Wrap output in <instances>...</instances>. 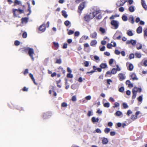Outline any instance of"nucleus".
<instances>
[{
    "label": "nucleus",
    "mask_w": 147,
    "mask_h": 147,
    "mask_svg": "<svg viewBox=\"0 0 147 147\" xmlns=\"http://www.w3.org/2000/svg\"><path fill=\"white\" fill-rule=\"evenodd\" d=\"M99 10H95L93 11L90 13L89 14H87L84 17V19L86 21L89 22L91 20L93 19L94 17L96 16L100 13Z\"/></svg>",
    "instance_id": "f257e3e1"
},
{
    "label": "nucleus",
    "mask_w": 147,
    "mask_h": 147,
    "mask_svg": "<svg viewBox=\"0 0 147 147\" xmlns=\"http://www.w3.org/2000/svg\"><path fill=\"white\" fill-rule=\"evenodd\" d=\"M122 35V34L121 31L117 30L114 35L113 38L114 39L120 40Z\"/></svg>",
    "instance_id": "f03ea898"
},
{
    "label": "nucleus",
    "mask_w": 147,
    "mask_h": 147,
    "mask_svg": "<svg viewBox=\"0 0 147 147\" xmlns=\"http://www.w3.org/2000/svg\"><path fill=\"white\" fill-rule=\"evenodd\" d=\"M28 54L31 58L32 60L33 61L34 60V56L35 54L34 53V50L32 48H28Z\"/></svg>",
    "instance_id": "7ed1b4c3"
},
{
    "label": "nucleus",
    "mask_w": 147,
    "mask_h": 147,
    "mask_svg": "<svg viewBox=\"0 0 147 147\" xmlns=\"http://www.w3.org/2000/svg\"><path fill=\"white\" fill-rule=\"evenodd\" d=\"M111 24L114 27V29H116L118 28L119 24V22L115 20H112L111 22Z\"/></svg>",
    "instance_id": "20e7f679"
},
{
    "label": "nucleus",
    "mask_w": 147,
    "mask_h": 147,
    "mask_svg": "<svg viewBox=\"0 0 147 147\" xmlns=\"http://www.w3.org/2000/svg\"><path fill=\"white\" fill-rule=\"evenodd\" d=\"M13 15L15 17H20L18 16L20 14L23 13V10H13Z\"/></svg>",
    "instance_id": "39448f33"
},
{
    "label": "nucleus",
    "mask_w": 147,
    "mask_h": 147,
    "mask_svg": "<svg viewBox=\"0 0 147 147\" xmlns=\"http://www.w3.org/2000/svg\"><path fill=\"white\" fill-rule=\"evenodd\" d=\"M46 29L45 24L43 23L40 26L39 30L40 31L43 32Z\"/></svg>",
    "instance_id": "423d86ee"
},
{
    "label": "nucleus",
    "mask_w": 147,
    "mask_h": 147,
    "mask_svg": "<svg viewBox=\"0 0 147 147\" xmlns=\"http://www.w3.org/2000/svg\"><path fill=\"white\" fill-rule=\"evenodd\" d=\"M126 65L127 66L128 69L129 70L131 71L133 69L134 66L131 63L129 62H127L126 63Z\"/></svg>",
    "instance_id": "0eeeda50"
},
{
    "label": "nucleus",
    "mask_w": 147,
    "mask_h": 147,
    "mask_svg": "<svg viewBox=\"0 0 147 147\" xmlns=\"http://www.w3.org/2000/svg\"><path fill=\"white\" fill-rule=\"evenodd\" d=\"M51 113H45L43 114V116L44 119H47L48 118L49 116H51Z\"/></svg>",
    "instance_id": "6e6552de"
},
{
    "label": "nucleus",
    "mask_w": 147,
    "mask_h": 147,
    "mask_svg": "<svg viewBox=\"0 0 147 147\" xmlns=\"http://www.w3.org/2000/svg\"><path fill=\"white\" fill-rule=\"evenodd\" d=\"M97 43V42L95 40H91L90 43V45L92 47H95Z\"/></svg>",
    "instance_id": "1a4fd4ad"
},
{
    "label": "nucleus",
    "mask_w": 147,
    "mask_h": 147,
    "mask_svg": "<svg viewBox=\"0 0 147 147\" xmlns=\"http://www.w3.org/2000/svg\"><path fill=\"white\" fill-rule=\"evenodd\" d=\"M131 77L132 79L134 80H137L138 79V78L137 77L136 74L134 73H132L131 75Z\"/></svg>",
    "instance_id": "9d476101"
},
{
    "label": "nucleus",
    "mask_w": 147,
    "mask_h": 147,
    "mask_svg": "<svg viewBox=\"0 0 147 147\" xmlns=\"http://www.w3.org/2000/svg\"><path fill=\"white\" fill-rule=\"evenodd\" d=\"M97 33L95 32L91 33L90 34V37L93 38H97Z\"/></svg>",
    "instance_id": "9b49d317"
},
{
    "label": "nucleus",
    "mask_w": 147,
    "mask_h": 147,
    "mask_svg": "<svg viewBox=\"0 0 147 147\" xmlns=\"http://www.w3.org/2000/svg\"><path fill=\"white\" fill-rule=\"evenodd\" d=\"M85 6V3L83 2L80 4L78 7V9H83Z\"/></svg>",
    "instance_id": "f8f14e48"
},
{
    "label": "nucleus",
    "mask_w": 147,
    "mask_h": 147,
    "mask_svg": "<svg viewBox=\"0 0 147 147\" xmlns=\"http://www.w3.org/2000/svg\"><path fill=\"white\" fill-rule=\"evenodd\" d=\"M123 0H120V1H118L117 3V6H120L123 5L125 3V1L123 2Z\"/></svg>",
    "instance_id": "ddd939ff"
},
{
    "label": "nucleus",
    "mask_w": 147,
    "mask_h": 147,
    "mask_svg": "<svg viewBox=\"0 0 147 147\" xmlns=\"http://www.w3.org/2000/svg\"><path fill=\"white\" fill-rule=\"evenodd\" d=\"M29 76L34 83L35 85H37V84L35 82V80L34 78L33 75L31 73H30L29 74Z\"/></svg>",
    "instance_id": "4468645a"
},
{
    "label": "nucleus",
    "mask_w": 147,
    "mask_h": 147,
    "mask_svg": "<svg viewBox=\"0 0 147 147\" xmlns=\"http://www.w3.org/2000/svg\"><path fill=\"white\" fill-rule=\"evenodd\" d=\"M142 31V28L141 26H139L137 29V32L138 34L141 33Z\"/></svg>",
    "instance_id": "2eb2a0df"
},
{
    "label": "nucleus",
    "mask_w": 147,
    "mask_h": 147,
    "mask_svg": "<svg viewBox=\"0 0 147 147\" xmlns=\"http://www.w3.org/2000/svg\"><path fill=\"white\" fill-rule=\"evenodd\" d=\"M98 118H96L95 117H93L92 118V121L93 123L98 122Z\"/></svg>",
    "instance_id": "dca6fc26"
},
{
    "label": "nucleus",
    "mask_w": 147,
    "mask_h": 147,
    "mask_svg": "<svg viewBox=\"0 0 147 147\" xmlns=\"http://www.w3.org/2000/svg\"><path fill=\"white\" fill-rule=\"evenodd\" d=\"M21 4V2L20 1L18 0H15L14 2V5H20Z\"/></svg>",
    "instance_id": "f3484780"
},
{
    "label": "nucleus",
    "mask_w": 147,
    "mask_h": 147,
    "mask_svg": "<svg viewBox=\"0 0 147 147\" xmlns=\"http://www.w3.org/2000/svg\"><path fill=\"white\" fill-rule=\"evenodd\" d=\"M119 77L120 80H123L125 79V77L124 75L121 73L119 74Z\"/></svg>",
    "instance_id": "a211bd4d"
},
{
    "label": "nucleus",
    "mask_w": 147,
    "mask_h": 147,
    "mask_svg": "<svg viewBox=\"0 0 147 147\" xmlns=\"http://www.w3.org/2000/svg\"><path fill=\"white\" fill-rule=\"evenodd\" d=\"M100 67L102 68L105 69L107 67V66L106 63H102L100 65Z\"/></svg>",
    "instance_id": "6ab92c4d"
},
{
    "label": "nucleus",
    "mask_w": 147,
    "mask_h": 147,
    "mask_svg": "<svg viewBox=\"0 0 147 147\" xmlns=\"http://www.w3.org/2000/svg\"><path fill=\"white\" fill-rule=\"evenodd\" d=\"M62 16L65 18L67 17L68 15L67 14L65 10H63L62 11Z\"/></svg>",
    "instance_id": "aec40b11"
},
{
    "label": "nucleus",
    "mask_w": 147,
    "mask_h": 147,
    "mask_svg": "<svg viewBox=\"0 0 147 147\" xmlns=\"http://www.w3.org/2000/svg\"><path fill=\"white\" fill-rule=\"evenodd\" d=\"M22 23H26L28 22V18H22Z\"/></svg>",
    "instance_id": "412c9836"
},
{
    "label": "nucleus",
    "mask_w": 147,
    "mask_h": 147,
    "mask_svg": "<svg viewBox=\"0 0 147 147\" xmlns=\"http://www.w3.org/2000/svg\"><path fill=\"white\" fill-rule=\"evenodd\" d=\"M122 115V113L120 111H117L115 113V115L116 116H119Z\"/></svg>",
    "instance_id": "4be33fe9"
},
{
    "label": "nucleus",
    "mask_w": 147,
    "mask_h": 147,
    "mask_svg": "<svg viewBox=\"0 0 147 147\" xmlns=\"http://www.w3.org/2000/svg\"><path fill=\"white\" fill-rule=\"evenodd\" d=\"M102 142L103 144H106L108 142V140L107 138H104L102 140Z\"/></svg>",
    "instance_id": "5701e85b"
},
{
    "label": "nucleus",
    "mask_w": 147,
    "mask_h": 147,
    "mask_svg": "<svg viewBox=\"0 0 147 147\" xmlns=\"http://www.w3.org/2000/svg\"><path fill=\"white\" fill-rule=\"evenodd\" d=\"M135 55L136 57L137 58H141V55L140 53H135Z\"/></svg>",
    "instance_id": "b1692460"
},
{
    "label": "nucleus",
    "mask_w": 147,
    "mask_h": 147,
    "mask_svg": "<svg viewBox=\"0 0 147 147\" xmlns=\"http://www.w3.org/2000/svg\"><path fill=\"white\" fill-rule=\"evenodd\" d=\"M142 5L143 7L145 9H146L147 8V6L146 5L145 3H144L143 0H142Z\"/></svg>",
    "instance_id": "393cba45"
},
{
    "label": "nucleus",
    "mask_w": 147,
    "mask_h": 147,
    "mask_svg": "<svg viewBox=\"0 0 147 147\" xmlns=\"http://www.w3.org/2000/svg\"><path fill=\"white\" fill-rule=\"evenodd\" d=\"M137 118V116L134 115H132L131 117V119L133 121H134Z\"/></svg>",
    "instance_id": "a878e982"
},
{
    "label": "nucleus",
    "mask_w": 147,
    "mask_h": 147,
    "mask_svg": "<svg viewBox=\"0 0 147 147\" xmlns=\"http://www.w3.org/2000/svg\"><path fill=\"white\" fill-rule=\"evenodd\" d=\"M138 91V88L136 87H134L132 89V92L137 93Z\"/></svg>",
    "instance_id": "bb28decb"
},
{
    "label": "nucleus",
    "mask_w": 147,
    "mask_h": 147,
    "mask_svg": "<svg viewBox=\"0 0 147 147\" xmlns=\"http://www.w3.org/2000/svg\"><path fill=\"white\" fill-rule=\"evenodd\" d=\"M111 129L108 128H106L104 129V132L106 134H108L110 131Z\"/></svg>",
    "instance_id": "cd10ccee"
},
{
    "label": "nucleus",
    "mask_w": 147,
    "mask_h": 147,
    "mask_svg": "<svg viewBox=\"0 0 147 147\" xmlns=\"http://www.w3.org/2000/svg\"><path fill=\"white\" fill-rule=\"evenodd\" d=\"M53 43L55 47L57 49L59 47V45L58 43V42H53Z\"/></svg>",
    "instance_id": "c85d7f7f"
},
{
    "label": "nucleus",
    "mask_w": 147,
    "mask_h": 147,
    "mask_svg": "<svg viewBox=\"0 0 147 147\" xmlns=\"http://www.w3.org/2000/svg\"><path fill=\"white\" fill-rule=\"evenodd\" d=\"M139 46H138V44H137L136 46L137 49L138 50L141 49L142 48V45L141 44H139Z\"/></svg>",
    "instance_id": "c756f323"
},
{
    "label": "nucleus",
    "mask_w": 147,
    "mask_h": 147,
    "mask_svg": "<svg viewBox=\"0 0 147 147\" xmlns=\"http://www.w3.org/2000/svg\"><path fill=\"white\" fill-rule=\"evenodd\" d=\"M122 19L124 21H126L127 20V16L123 15L122 17Z\"/></svg>",
    "instance_id": "7c9ffc66"
},
{
    "label": "nucleus",
    "mask_w": 147,
    "mask_h": 147,
    "mask_svg": "<svg viewBox=\"0 0 147 147\" xmlns=\"http://www.w3.org/2000/svg\"><path fill=\"white\" fill-rule=\"evenodd\" d=\"M142 95H141L137 98L138 100L140 102H142Z\"/></svg>",
    "instance_id": "2f4dec72"
},
{
    "label": "nucleus",
    "mask_w": 147,
    "mask_h": 147,
    "mask_svg": "<svg viewBox=\"0 0 147 147\" xmlns=\"http://www.w3.org/2000/svg\"><path fill=\"white\" fill-rule=\"evenodd\" d=\"M111 72L112 74H115L117 73V71L116 69L115 68H113L111 71Z\"/></svg>",
    "instance_id": "473e14b6"
},
{
    "label": "nucleus",
    "mask_w": 147,
    "mask_h": 147,
    "mask_svg": "<svg viewBox=\"0 0 147 147\" xmlns=\"http://www.w3.org/2000/svg\"><path fill=\"white\" fill-rule=\"evenodd\" d=\"M110 105V103L109 102H106L104 104V106L106 108H109Z\"/></svg>",
    "instance_id": "72a5a7b5"
},
{
    "label": "nucleus",
    "mask_w": 147,
    "mask_h": 147,
    "mask_svg": "<svg viewBox=\"0 0 147 147\" xmlns=\"http://www.w3.org/2000/svg\"><path fill=\"white\" fill-rule=\"evenodd\" d=\"M111 74H112L111 71L110 72L109 71H108L106 72L105 76H109V75L110 76H111Z\"/></svg>",
    "instance_id": "f704fd0d"
},
{
    "label": "nucleus",
    "mask_w": 147,
    "mask_h": 147,
    "mask_svg": "<svg viewBox=\"0 0 147 147\" xmlns=\"http://www.w3.org/2000/svg\"><path fill=\"white\" fill-rule=\"evenodd\" d=\"M134 55L133 53H131L129 55V58L130 59H132L134 58Z\"/></svg>",
    "instance_id": "c9c22d12"
},
{
    "label": "nucleus",
    "mask_w": 147,
    "mask_h": 147,
    "mask_svg": "<svg viewBox=\"0 0 147 147\" xmlns=\"http://www.w3.org/2000/svg\"><path fill=\"white\" fill-rule=\"evenodd\" d=\"M119 104L117 102H115L114 103V105L113 106V108H115L119 107Z\"/></svg>",
    "instance_id": "e433bc0d"
},
{
    "label": "nucleus",
    "mask_w": 147,
    "mask_h": 147,
    "mask_svg": "<svg viewBox=\"0 0 147 147\" xmlns=\"http://www.w3.org/2000/svg\"><path fill=\"white\" fill-rule=\"evenodd\" d=\"M131 43L133 45H135L136 43V41L135 40H131Z\"/></svg>",
    "instance_id": "4c0bfd02"
},
{
    "label": "nucleus",
    "mask_w": 147,
    "mask_h": 147,
    "mask_svg": "<svg viewBox=\"0 0 147 147\" xmlns=\"http://www.w3.org/2000/svg\"><path fill=\"white\" fill-rule=\"evenodd\" d=\"M67 78H72L73 77V75L70 73L67 74Z\"/></svg>",
    "instance_id": "58836bf2"
},
{
    "label": "nucleus",
    "mask_w": 147,
    "mask_h": 147,
    "mask_svg": "<svg viewBox=\"0 0 147 147\" xmlns=\"http://www.w3.org/2000/svg\"><path fill=\"white\" fill-rule=\"evenodd\" d=\"M99 30L102 33H104L105 32V29L102 27L100 28Z\"/></svg>",
    "instance_id": "ea45409f"
},
{
    "label": "nucleus",
    "mask_w": 147,
    "mask_h": 147,
    "mask_svg": "<svg viewBox=\"0 0 147 147\" xmlns=\"http://www.w3.org/2000/svg\"><path fill=\"white\" fill-rule=\"evenodd\" d=\"M62 63V61L61 59H57L56 60V63L60 64Z\"/></svg>",
    "instance_id": "a19ab883"
},
{
    "label": "nucleus",
    "mask_w": 147,
    "mask_h": 147,
    "mask_svg": "<svg viewBox=\"0 0 147 147\" xmlns=\"http://www.w3.org/2000/svg\"><path fill=\"white\" fill-rule=\"evenodd\" d=\"M27 33L26 32H24L22 34V37L23 38H25L27 37Z\"/></svg>",
    "instance_id": "79ce46f5"
},
{
    "label": "nucleus",
    "mask_w": 147,
    "mask_h": 147,
    "mask_svg": "<svg viewBox=\"0 0 147 147\" xmlns=\"http://www.w3.org/2000/svg\"><path fill=\"white\" fill-rule=\"evenodd\" d=\"M129 20H131V23L132 24H133L134 22V17H133V16H130L129 17Z\"/></svg>",
    "instance_id": "37998d69"
},
{
    "label": "nucleus",
    "mask_w": 147,
    "mask_h": 147,
    "mask_svg": "<svg viewBox=\"0 0 147 147\" xmlns=\"http://www.w3.org/2000/svg\"><path fill=\"white\" fill-rule=\"evenodd\" d=\"M111 44L112 47H115L116 46V43L115 42H112Z\"/></svg>",
    "instance_id": "c03bdc74"
},
{
    "label": "nucleus",
    "mask_w": 147,
    "mask_h": 147,
    "mask_svg": "<svg viewBox=\"0 0 147 147\" xmlns=\"http://www.w3.org/2000/svg\"><path fill=\"white\" fill-rule=\"evenodd\" d=\"M20 42L18 40H16L14 42L15 45L16 46L19 45L20 44Z\"/></svg>",
    "instance_id": "a18cd8bd"
},
{
    "label": "nucleus",
    "mask_w": 147,
    "mask_h": 147,
    "mask_svg": "<svg viewBox=\"0 0 147 147\" xmlns=\"http://www.w3.org/2000/svg\"><path fill=\"white\" fill-rule=\"evenodd\" d=\"M99 48L100 51H104L105 50V46H103L102 47H100Z\"/></svg>",
    "instance_id": "49530a36"
},
{
    "label": "nucleus",
    "mask_w": 147,
    "mask_h": 147,
    "mask_svg": "<svg viewBox=\"0 0 147 147\" xmlns=\"http://www.w3.org/2000/svg\"><path fill=\"white\" fill-rule=\"evenodd\" d=\"M70 22L69 21H68V20L66 21L65 22V23H64L65 24L66 26H68L70 24Z\"/></svg>",
    "instance_id": "de8ad7c7"
},
{
    "label": "nucleus",
    "mask_w": 147,
    "mask_h": 147,
    "mask_svg": "<svg viewBox=\"0 0 147 147\" xmlns=\"http://www.w3.org/2000/svg\"><path fill=\"white\" fill-rule=\"evenodd\" d=\"M127 34L129 36H132L133 35V34L131 31H128L127 32Z\"/></svg>",
    "instance_id": "09e8293b"
},
{
    "label": "nucleus",
    "mask_w": 147,
    "mask_h": 147,
    "mask_svg": "<svg viewBox=\"0 0 147 147\" xmlns=\"http://www.w3.org/2000/svg\"><path fill=\"white\" fill-rule=\"evenodd\" d=\"M123 108L125 109L127 108L128 107L127 105V104L124 103H123Z\"/></svg>",
    "instance_id": "8fccbe9b"
},
{
    "label": "nucleus",
    "mask_w": 147,
    "mask_h": 147,
    "mask_svg": "<svg viewBox=\"0 0 147 147\" xmlns=\"http://www.w3.org/2000/svg\"><path fill=\"white\" fill-rule=\"evenodd\" d=\"M115 53L117 55H119L120 53V52L118 50L116 49L115 51Z\"/></svg>",
    "instance_id": "3c124183"
},
{
    "label": "nucleus",
    "mask_w": 147,
    "mask_h": 147,
    "mask_svg": "<svg viewBox=\"0 0 147 147\" xmlns=\"http://www.w3.org/2000/svg\"><path fill=\"white\" fill-rule=\"evenodd\" d=\"M71 100L73 101H75L77 100L76 97L75 96H73L71 98Z\"/></svg>",
    "instance_id": "603ef678"
},
{
    "label": "nucleus",
    "mask_w": 147,
    "mask_h": 147,
    "mask_svg": "<svg viewBox=\"0 0 147 147\" xmlns=\"http://www.w3.org/2000/svg\"><path fill=\"white\" fill-rule=\"evenodd\" d=\"M96 132H97L98 133H101L102 132L101 130L100 129L97 128L96 129L95 131Z\"/></svg>",
    "instance_id": "864d4df0"
},
{
    "label": "nucleus",
    "mask_w": 147,
    "mask_h": 147,
    "mask_svg": "<svg viewBox=\"0 0 147 147\" xmlns=\"http://www.w3.org/2000/svg\"><path fill=\"white\" fill-rule=\"evenodd\" d=\"M67 105L66 103L65 102H63L62 103L61 106L63 107H67Z\"/></svg>",
    "instance_id": "5fc2aeb1"
},
{
    "label": "nucleus",
    "mask_w": 147,
    "mask_h": 147,
    "mask_svg": "<svg viewBox=\"0 0 147 147\" xmlns=\"http://www.w3.org/2000/svg\"><path fill=\"white\" fill-rule=\"evenodd\" d=\"M91 97L90 95L86 96L85 97V99L87 100H90L91 99Z\"/></svg>",
    "instance_id": "6e6d98bb"
},
{
    "label": "nucleus",
    "mask_w": 147,
    "mask_h": 147,
    "mask_svg": "<svg viewBox=\"0 0 147 147\" xmlns=\"http://www.w3.org/2000/svg\"><path fill=\"white\" fill-rule=\"evenodd\" d=\"M132 113V112L130 110H128L127 112V114L128 116H129L130 114Z\"/></svg>",
    "instance_id": "4d7b16f0"
},
{
    "label": "nucleus",
    "mask_w": 147,
    "mask_h": 147,
    "mask_svg": "<svg viewBox=\"0 0 147 147\" xmlns=\"http://www.w3.org/2000/svg\"><path fill=\"white\" fill-rule=\"evenodd\" d=\"M124 90V88L123 87H122L119 89V91L120 92H123Z\"/></svg>",
    "instance_id": "13d9d810"
},
{
    "label": "nucleus",
    "mask_w": 147,
    "mask_h": 147,
    "mask_svg": "<svg viewBox=\"0 0 147 147\" xmlns=\"http://www.w3.org/2000/svg\"><path fill=\"white\" fill-rule=\"evenodd\" d=\"M84 64L85 67H88L89 65V62L88 61H86L84 62Z\"/></svg>",
    "instance_id": "bf43d9fd"
},
{
    "label": "nucleus",
    "mask_w": 147,
    "mask_h": 147,
    "mask_svg": "<svg viewBox=\"0 0 147 147\" xmlns=\"http://www.w3.org/2000/svg\"><path fill=\"white\" fill-rule=\"evenodd\" d=\"M67 47V44L66 43H64L63 47V49H66Z\"/></svg>",
    "instance_id": "052dcab7"
},
{
    "label": "nucleus",
    "mask_w": 147,
    "mask_h": 147,
    "mask_svg": "<svg viewBox=\"0 0 147 147\" xmlns=\"http://www.w3.org/2000/svg\"><path fill=\"white\" fill-rule=\"evenodd\" d=\"M114 60L113 59H110L109 61V64L110 65H111L112 64Z\"/></svg>",
    "instance_id": "680f3d73"
},
{
    "label": "nucleus",
    "mask_w": 147,
    "mask_h": 147,
    "mask_svg": "<svg viewBox=\"0 0 147 147\" xmlns=\"http://www.w3.org/2000/svg\"><path fill=\"white\" fill-rule=\"evenodd\" d=\"M80 34V32L78 31H76L75 32L74 35L75 36H78Z\"/></svg>",
    "instance_id": "e2e57ef3"
},
{
    "label": "nucleus",
    "mask_w": 147,
    "mask_h": 147,
    "mask_svg": "<svg viewBox=\"0 0 147 147\" xmlns=\"http://www.w3.org/2000/svg\"><path fill=\"white\" fill-rule=\"evenodd\" d=\"M92 111H89L88 113V116H90L92 115Z\"/></svg>",
    "instance_id": "0e129e2a"
},
{
    "label": "nucleus",
    "mask_w": 147,
    "mask_h": 147,
    "mask_svg": "<svg viewBox=\"0 0 147 147\" xmlns=\"http://www.w3.org/2000/svg\"><path fill=\"white\" fill-rule=\"evenodd\" d=\"M102 111L100 109H98L97 111V113L99 114H101L102 113Z\"/></svg>",
    "instance_id": "69168bd1"
},
{
    "label": "nucleus",
    "mask_w": 147,
    "mask_h": 147,
    "mask_svg": "<svg viewBox=\"0 0 147 147\" xmlns=\"http://www.w3.org/2000/svg\"><path fill=\"white\" fill-rule=\"evenodd\" d=\"M117 67V68L116 69L117 71H120L121 70L120 68L119 67V66L118 65H116Z\"/></svg>",
    "instance_id": "338daca9"
},
{
    "label": "nucleus",
    "mask_w": 147,
    "mask_h": 147,
    "mask_svg": "<svg viewBox=\"0 0 147 147\" xmlns=\"http://www.w3.org/2000/svg\"><path fill=\"white\" fill-rule=\"evenodd\" d=\"M104 54L105 55L107 56H109L110 55V53L109 52H105L104 53Z\"/></svg>",
    "instance_id": "774afa93"
}]
</instances>
